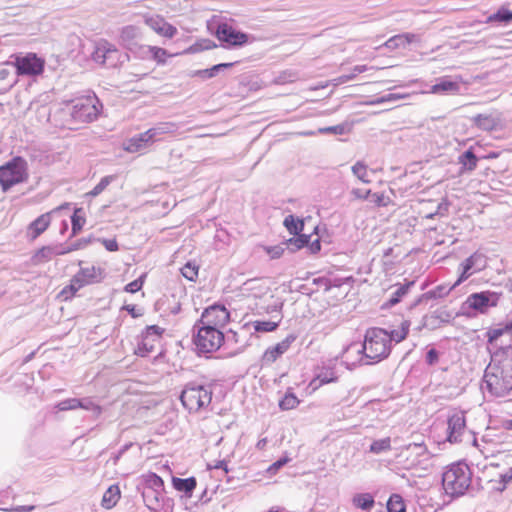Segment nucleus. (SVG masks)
<instances>
[{"label": "nucleus", "instance_id": "31", "mask_svg": "<svg viewBox=\"0 0 512 512\" xmlns=\"http://www.w3.org/2000/svg\"><path fill=\"white\" fill-rule=\"evenodd\" d=\"M352 503L362 510H370L374 506L375 500L370 493H358L353 496Z\"/></svg>", "mask_w": 512, "mask_h": 512}, {"label": "nucleus", "instance_id": "7", "mask_svg": "<svg viewBox=\"0 0 512 512\" xmlns=\"http://www.w3.org/2000/svg\"><path fill=\"white\" fill-rule=\"evenodd\" d=\"M501 297V292L490 290L472 293L461 306L462 314L470 315V310L479 314H486L490 308L498 305Z\"/></svg>", "mask_w": 512, "mask_h": 512}, {"label": "nucleus", "instance_id": "10", "mask_svg": "<svg viewBox=\"0 0 512 512\" xmlns=\"http://www.w3.org/2000/svg\"><path fill=\"white\" fill-rule=\"evenodd\" d=\"M215 35L225 49L243 47L248 43V34L238 31L227 23H219Z\"/></svg>", "mask_w": 512, "mask_h": 512}, {"label": "nucleus", "instance_id": "42", "mask_svg": "<svg viewBox=\"0 0 512 512\" xmlns=\"http://www.w3.org/2000/svg\"><path fill=\"white\" fill-rule=\"evenodd\" d=\"M299 404V400L296 395L292 392H287L284 397L279 401V407L281 410H290L295 408Z\"/></svg>", "mask_w": 512, "mask_h": 512}, {"label": "nucleus", "instance_id": "19", "mask_svg": "<svg viewBox=\"0 0 512 512\" xmlns=\"http://www.w3.org/2000/svg\"><path fill=\"white\" fill-rule=\"evenodd\" d=\"M149 130L131 137L127 141L126 150L131 153L140 152L153 144Z\"/></svg>", "mask_w": 512, "mask_h": 512}, {"label": "nucleus", "instance_id": "49", "mask_svg": "<svg viewBox=\"0 0 512 512\" xmlns=\"http://www.w3.org/2000/svg\"><path fill=\"white\" fill-rule=\"evenodd\" d=\"M405 97H406V95H404V94L388 93L386 95H383V96H380V97H376L375 99H373L370 102V104L378 105V104H383V103H387V102H394V101L403 99Z\"/></svg>", "mask_w": 512, "mask_h": 512}, {"label": "nucleus", "instance_id": "55", "mask_svg": "<svg viewBox=\"0 0 512 512\" xmlns=\"http://www.w3.org/2000/svg\"><path fill=\"white\" fill-rule=\"evenodd\" d=\"M94 240L95 239L92 236H89L87 238L78 239L69 245L70 250L76 251V250L83 249V248L87 247L89 244H91Z\"/></svg>", "mask_w": 512, "mask_h": 512}, {"label": "nucleus", "instance_id": "54", "mask_svg": "<svg viewBox=\"0 0 512 512\" xmlns=\"http://www.w3.org/2000/svg\"><path fill=\"white\" fill-rule=\"evenodd\" d=\"M385 46L389 49L405 47V36L395 35L385 42Z\"/></svg>", "mask_w": 512, "mask_h": 512}, {"label": "nucleus", "instance_id": "14", "mask_svg": "<svg viewBox=\"0 0 512 512\" xmlns=\"http://www.w3.org/2000/svg\"><path fill=\"white\" fill-rule=\"evenodd\" d=\"M447 441L450 443L461 442L466 429V419L462 411L455 412L448 418Z\"/></svg>", "mask_w": 512, "mask_h": 512}, {"label": "nucleus", "instance_id": "6", "mask_svg": "<svg viewBox=\"0 0 512 512\" xmlns=\"http://www.w3.org/2000/svg\"><path fill=\"white\" fill-rule=\"evenodd\" d=\"M101 109V102L93 94L74 100L70 115L77 123H89L97 119Z\"/></svg>", "mask_w": 512, "mask_h": 512}, {"label": "nucleus", "instance_id": "23", "mask_svg": "<svg viewBox=\"0 0 512 512\" xmlns=\"http://www.w3.org/2000/svg\"><path fill=\"white\" fill-rule=\"evenodd\" d=\"M415 284V281H408L404 284H395L393 287L395 290L391 293L390 298L387 300V302L384 304V307H392L398 304L404 296L408 294L411 287H413Z\"/></svg>", "mask_w": 512, "mask_h": 512}, {"label": "nucleus", "instance_id": "57", "mask_svg": "<svg viewBox=\"0 0 512 512\" xmlns=\"http://www.w3.org/2000/svg\"><path fill=\"white\" fill-rule=\"evenodd\" d=\"M289 461H290V458L282 457V458L278 459L277 461H275L274 463H272L268 467L267 472L271 475L276 474L278 472V470L281 469L284 465H286Z\"/></svg>", "mask_w": 512, "mask_h": 512}, {"label": "nucleus", "instance_id": "58", "mask_svg": "<svg viewBox=\"0 0 512 512\" xmlns=\"http://www.w3.org/2000/svg\"><path fill=\"white\" fill-rule=\"evenodd\" d=\"M265 249L271 259H278L284 253V247L282 245L269 246Z\"/></svg>", "mask_w": 512, "mask_h": 512}, {"label": "nucleus", "instance_id": "59", "mask_svg": "<svg viewBox=\"0 0 512 512\" xmlns=\"http://www.w3.org/2000/svg\"><path fill=\"white\" fill-rule=\"evenodd\" d=\"M80 404L79 408L85 409V410H91V411H97V413H100L101 409L98 405H96L91 399L89 398H83L79 399Z\"/></svg>", "mask_w": 512, "mask_h": 512}, {"label": "nucleus", "instance_id": "50", "mask_svg": "<svg viewBox=\"0 0 512 512\" xmlns=\"http://www.w3.org/2000/svg\"><path fill=\"white\" fill-rule=\"evenodd\" d=\"M79 405H81L79 399H77V398H69V399H65V400L60 401L56 405V408L59 411H68V410L78 409Z\"/></svg>", "mask_w": 512, "mask_h": 512}, {"label": "nucleus", "instance_id": "8", "mask_svg": "<svg viewBox=\"0 0 512 512\" xmlns=\"http://www.w3.org/2000/svg\"><path fill=\"white\" fill-rule=\"evenodd\" d=\"M27 179V162L22 157H14L0 166V185L3 191Z\"/></svg>", "mask_w": 512, "mask_h": 512}, {"label": "nucleus", "instance_id": "29", "mask_svg": "<svg viewBox=\"0 0 512 512\" xmlns=\"http://www.w3.org/2000/svg\"><path fill=\"white\" fill-rule=\"evenodd\" d=\"M85 281L80 278L77 274H75L70 280V284L64 287L60 293V295L65 299H69L76 294V292L84 287Z\"/></svg>", "mask_w": 512, "mask_h": 512}, {"label": "nucleus", "instance_id": "2", "mask_svg": "<svg viewBox=\"0 0 512 512\" xmlns=\"http://www.w3.org/2000/svg\"><path fill=\"white\" fill-rule=\"evenodd\" d=\"M493 397H506L512 392V344L494 351L485 370L481 386Z\"/></svg>", "mask_w": 512, "mask_h": 512}, {"label": "nucleus", "instance_id": "62", "mask_svg": "<svg viewBox=\"0 0 512 512\" xmlns=\"http://www.w3.org/2000/svg\"><path fill=\"white\" fill-rule=\"evenodd\" d=\"M425 360L428 365L436 364L439 360L438 351L435 348H431L430 350H428V352L426 353Z\"/></svg>", "mask_w": 512, "mask_h": 512}, {"label": "nucleus", "instance_id": "4", "mask_svg": "<svg viewBox=\"0 0 512 512\" xmlns=\"http://www.w3.org/2000/svg\"><path fill=\"white\" fill-rule=\"evenodd\" d=\"M212 395L211 384L191 381L184 385L179 399L189 413H196L210 405Z\"/></svg>", "mask_w": 512, "mask_h": 512}, {"label": "nucleus", "instance_id": "34", "mask_svg": "<svg viewBox=\"0 0 512 512\" xmlns=\"http://www.w3.org/2000/svg\"><path fill=\"white\" fill-rule=\"evenodd\" d=\"M141 35V31L138 27L134 25H128L122 28L120 38L123 43L130 45L139 38Z\"/></svg>", "mask_w": 512, "mask_h": 512}, {"label": "nucleus", "instance_id": "18", "mask_svg": "<svg viewBox=\"0 0 512 512\" xmlns=\"http://www.w3.org/2000/svg\"><path fill=\"white\" fill-rule=\"evenodd\" d=\"M456 286L457 285H455V283L450 287H448L446 285H438L434 289H432L426 293H423L419 297H417L414 300V302L411 303L409 308L413 309L416 306H418L424 302H427L428 300H431V299L443 298V297L447 296L451 292V290L454 289Z\"/></svg>", "mask_w": 512, "mask_h": 512}, {"label": "nucleus", "instance_id": "17", "mask_svg": "<svg viewBox=\"0 0 512 512\" xmlns=\"http://www.w3.org/2000/svg\"><path fill=\"white\" fill-rule=\"evenodd\" d=\"M118 54L116 47L108 42L99 43L93 53V59L101 64L114 66L115 62L111 61Z\"/></svg>", "mask_w": 512, "mask_h": 512}, {"label": "nucleus", "instance_id": "36", "mask_svg": "<svg viewBox=\"0 0 512 512\" xmlns=\"http://www.w3.org/2000/svg\"><path fill=\"white\" fill-rule=\"evenodd\" d=\"M147 337L148 336L141 335L140 341L137 345L136 354L141 357H146L154 351V344L156 340H152L151 338Z\"/></svg>", "mask_w": 512, "mask_h": 512}, {"label": "nucleus", "instance_id": "37", "mask_svg": "<svg viewBox=\"0 0 512 512\" xmlns=\"http://www.w3.org/2000/svg\"><path fill=\"white\" fill-rule=\"evenodd\" d=\"M388 512H406L403 498L399 494H392L387 502Z\"/></svg>", "mask_w": 512, "mask_h": 512}, {"label": "nucleus", "instance_id": "28", "mask_svg": "<svg viewBox=\"0 0 512 512\" xmlns=\"http://www.w3.org/2000/svg\"><path fill=\"white\" fill-rule=\"evenodd\" d=\"M120 499V489L117 485H111L102 497V507L111 509Z\"/></svg>", "mask_w": 512, "mask_h": 512}, {"label": "nucleus", "instance_id": "40", "mask_svg": "<svg viewBox=\"0 0 512 512\" xmlns=\"http://www.w3.org/2000/svg\"><path fill=\"white\" fill-rule=\"evenodd\" d=\"M309 241H310V236L305 235V234H298V237L289 239L285 243V245L290 250L295 251V250H298V249H301V248L307 246Z\"/></svg>", "mask_w": 512, "mask_h": 512}, {"label": "nucleus", "instance_id": "44", "mask_svg": "<svg viewBox=\"0 0 512 512\" xmlns=\"http://www.w3.org/2000/svg\"><path fill=\"white\" fill-rule=\"evenodd\" d=\"M199 266L193 262H187L181 268V274L189 281H196L198 277Z\"/></svg>", "mask_w": 512, "mask_h": 512}, {"label": "nucleus", "instance_id": "1", "mask_svg": "<svg viewBox=\"0 0 512 512\" xmlns=\"http://www.w3.org/2000/svg\"><path fill=\"white\" fill-rule=\"evenodd\" d=\"M410 329V321L404 320L397 329L369 328L363 343H351L343 355L348 362L355 365L357 362L370 365L387 358L390 355L392 343L398 344L406 339Z\"/></svg>", "mask_w": 512, "mask_h": 512}, {"label": "nucleus", "instance_id": "33", "mask_svg": "<svg viewBox=\"0 0 512 512\" xmlns=\"http://www.w3.org/2000/svg\"><path fill=\"white\" fill-rule=\"evenodd\" d=\"M473 122L478 128L485 131H492L497 125L496 120L488 114H477L473 117Z\"/></svg>", "mask_w": 512, "mask_h": 512}, {"label": "nucleus", "instance_id": "25", "mask_svg": "<svg viewBox=\"0 0 512 512\" xmlns=\"http://www.w3.org/2000/svg\"><path fill=\"white\" fill-rule=\"evenodd\" d=\"M172 484L174 489L183 492L187 497H191L193 490L196 488V479L194 477L189 478H172Z\"/></svg>", "mask_w": 512, "mask_h": 512}, {"label": "nucleus", "instance_id": "12", "mask_svg": "<svg viewBox=\"0 0 512 512\" xmlns=\"http://www.w3.org/2000/svg\"><path fill=\"white\" fill-rule=\"evenodd\" d=\"M487 265V258L483 253L475 252L460 264V276L455 285L461 284L468 279L473 273L483 270Z\"/></svg>", "mask_w": 512, "mask_h": 512}, {"label": "nucleus", "instance_id": "45", "mask_svg": "<svg viewBox=\"0 0 512 512\" xmlns=\"http://www.w3.org/2000/svg\"><path fill=\"white\" fill-rule=\"evenodd\" d=\"M115 179V176L108 175L103 177L100 182L90 191L87 193L88 196L96 197L99 194H101L107 186Z\"/></svg>", "mask_w": 512, "mask_h": 512}, {"label": "nucleus", "instance_id": "38", "mask_svg": "<svg viewBox=\"0 0 512 512\" xmlns=\"http://www.w3.org/2000/svg\"><path fill=\"white\" fill-rule=\"evenodd\" d=\"M391 449L390 437L375 440L371 443L369 451L373 454H381Z\"/></svg>", "mask_w": 512, "mask_h": 512}, {"label": "nucleus", "instance_id": "41", "mask_svg": "<svg viewBox=\"0 0 512 512\" xmlns=\"http://www.w3.org/2000/svg\"><path fill=\"white\" fill-rule=\"evenodd\" d=\"M488 22H501L508 24L512 22V11L506 8H501L488 17Z\"/></svg>", "mask_w": 512, "mask_h": 512}, {"label": "nucleus", "instance_id": "20", "mask_svg": "<svg viewBox=\"0 0 512 512\" xmlns=\"http://www.w3.org/2000/svg\"><path fill=\"white\" fill-rule=\"evenodd\" d=\"M142 498L145 506L151 511H158L163 505V492L142 488Z\"/></svg>", "mask_w": 512, "mask_h": 512}, {"label": "nucleus", "instance_id": "13", "mask_svg": "<svg viewBox=\"0 0 512 512\" xmlns=\"http://www.w3.org/2000/svg\"><path fill=\"white\" fill-rule=\"evenodd\" d=\"M463 81L460 76H443L429 89V93L436 95H456L460 93Z\"/></svg>", "mask_w": 512, "mask_h": 512}, {"label": "nucleus", "instance_id": "47", "mask_svg": "<svg viewBox=\"0 0 512 512\" xmlns=\"http://www.w3.org/2000/svg\"><path fill=\"white\" fill-rule=\"evenodd\" d=\"M253 326L256 332H271L274 331L279 326V321H255Z\"/></svg>", "mask_w": 512, "mask_h": 512}, {"label": "nucleus", "instance_id": "43", "mask_svg": "<svg viewBox=\"0 0 512 512\" xmlns=\"http://www.w3.org/2000/svg\"><path fill=\"white\" fill-rule=\"evenodd\" d=\"M77 275L85 281L86 285L97 281L98 278L97 269L94 266L81 268Z\"/></svg>", "mask_w": 512, "mask_h": 512}, {"label": "nucleus", "instance_id": "11", "mask_svg": "<svg viewBox=\"0 0 512 512\" xmlns=\"http://www.w3.org/2000/svg\"><path fill=\"white\" fill-rule=\"evenodd\" d=\"M229 317L230 314L223 305L214 304L204 310L197 323L219 329L228 322Z\"/></svg>", "mask_w": 512, "mask_h": 512}, {"label": "nucleus", "instance_id": "46", "mask_svg": "<svg viewBox=\"0 0 512 512\" xmlns=\"http://www.w3.org/2000/svg\"><path fill=\"white\" fill-rule=\"evenodd\" d=\"M216 47H218V45L214 41H212L210 39H202V40L196 42L193 46H191L189 48V51L196 53V52H200V51H204V50H210V49H213Z\"/></svg>", "mask_w": 512, "mask_h": 512}, {"label": "nucleus", "instance_id": "26", "mask_svg": "<svg viewBox=\"0 0 512 512\" xmlns=\"http://www.w3.org/2000/svg\"><path fill=\"white\" fill-rule=\"evenodd\" d=\"M478 157L469 148L458 157V163L461 165V171H473L477 167Z\"/></svg>", "mask_w": 512, "mask_h": 512}, {"label": "nucleus", "instance_id": "52", "mask_svg": "<svg viewBox=\"0 0 512 512\" xmlns=\"http://www.w3.org/2000/svg\"><path fill=\"white\" fill-rule=\"evenodd\" d=\"M348 131V126L346 124H338L335 126H328L325 128L319 129L320 133L324 134H336V135H343Z\"/></svg>", "mask_w": 512, "mask_h": 512}, {"label": "nucleus", "instance_id": "53", "mask_svg": "<svg viewBox=\"0 0 512 512\" xmlns=\"http://www.w3.org/2000/svg\"><path fill=\"white\" fill-rule=\"evenodd\" d=\"M146 275L143 274L141 275L139 278L135 279L134 281L128 283L124 290L128 293H136L138 292L139 290H141L143 284H144V279H145Z\"/></svg>", "mask_w": 512, "mask_h": 512}, {"label": "nucleus", "instance_id": "48", "mask_svg": "<svg viewBox=\"0 0 512 512\" xmlns=\"http://www.w3.org/2000/svg\"><path fill=\"white\" fill-rule=\"evenodd\" d=\"M149 52L153 60H155L158 64H165L166 57L168 56V52L164 48L149 46Z\"/></svg>", "mask_w": 512, "mask_h": 512}, {"label": "nucleus", "instance_id": "63", "mask_svg": "<svg viewBox=\"0 0 512 512\" xmlns=\"http://www.w3.org/2000/svg\"><path fill=\"white\" fill-rule=\"evenodd\" d=\"M98 241H100L110 252H115L119 249L118 243L115 239H98Z\"/></svg>", "mask_w": 512, "mask_h": 512}, {"label": "nucleus", "instance_id": "3", "mask_svg": "<svg viewBox=\"0 0 512 512\" xmlns=\"http://www.w3.org/2000/svg\"><path fill=\"white\" fill-rule=\"evenodd\" d=\"M472 472L465 463L452 464L442 475V486L447 495L459 497L471 485Z\"/></svg>", "mask_w": 512, "mask_h": 512}, {"label": "nucleus", "instance_id": "21", "mask_svg": "<svg viewBox=\"0 0 512 512\" xmlns=\"http://www.w3.org/2000/svg\"><path fill=\"white\" fill-rule=\"evenodd\" d=\"M50 213H44L32 221L28 227V235L31 239H36L40 236L50 225Z\"/></svg>", "mask_w": 512, "mask_h": 512}, {"label": "nucleus", "instance_id": "60", "mask_svg": "<svg viewBox=\"0 0 512 512\" xmlns=\"http://www.w3.org/2000/svg\"><path fill=\"white\" fill-rule=\"evenodd\" d=\"M431 317L439 319L442 323H449L452 319V314L446 310H437Z\"/></svg>", "mask_w": 512, "mask_h": 512}, {"label": "nucleus", "instance_id": "64", "mask_svg": "<svg viewBox=\"0 0 512 512\" xmlns=\"http://www.w3.org/2000/svg\"><path fill=\"white\" fill-rule=\"evenodd\" d=\"M351 194L355 199H367L371 195V190H362L359 188H354L351 191Z\"/></svg>", "mask_w": 512, "mask_h": 512}, {"label": "nucleus", "instance_id": "30", "mask_svg": "<svg viewBox=\"0 0 512 512\" xmlns=\"http://www.w3.org/2000/svg\"><path fill=\"white\" fill-rule=\"evenodd\" d=\"M143 489H151L164 492V481L156 473L143 475Z\"/></svg>", "mask_w": 512, "mask_h": 512}, {"label": "nucleus", "instance_id": "24", "mask_svg": "<svg viewBox=\"0 0 512 512\" xmlns=\"http://www.w3.org/2000/svg\"><path fill=\"white\" fill-rule=\"evenodd\" d=\"M236 62L231 63H219L211 68L195 70L190 73L191 77H200L202 79H210L215 77L220 71L228 69L235 65Z\"/></svg>", "mask_w": 512, "mask_h": 512}, {"label": "nucleus", "instance_id": "51", "mask_svg": "<svg viewBox=\"0 0 512 512\" xmlns=\"http://www.w3.org/2000/svg\"><path fill=\"white\" fill-rule=\"evenodd\" d=\"M163 332L164 329L159 327L158 325H151L147 326L141 335L148 336L147 338H151L152 340L158 341Z\"/></svg>", "mask_w": 512, "mask_h": 512}, {"label": "nucleus", "instance_id": "32", "mask_svg": "<svg viewBox=\"0 0 512 512\" xmlns=\"http://www.w3.org/2000/svg\"><path fill=\"white\" fill-rule=\"evenodd\" d=\"M86 223L85 212L83 208H75L73 215L71 216V234L76 236L83 228Z\"/></svg>", "mask_w": 512, "mask_h": 512}, {"label": "nucleus", "instance_id": "5", "mask_svg": "<svg viewBox=\"0 0 512 512\" xmlns=\"http://www.w3.org/2000/svg\"><path fill=\"white\" fill-rule=\"evenodd\" d=\"M195 329L197 334L194 336L193 341L198 353H212L221 347L224 341V334L218 328L196 322L194 325Z\"/></svg>", "mask_w": 512, "mask_h": 512}, {"label": "nucleus", "instance_id": "22", "mask_svg": "<svg viewBox=\"0 0 512 512\" xmlns=\"http://www.w3.org/2000/svg\"><path fill=\"white\" fill-rule=\"evenodd\" d=\"M179 129L178 124L174 122H159L152 128L148 129L153 142L160 141L166 134H174Z\"/></svg>", "mask_w": 512, "mask_h": 512}, {"label": "nucleus", "instance_id": "61", "mask_svg": "<svg viewBox=\"0 0 512 512\" xmlns=\"http://www.w3.org/2000/svg\"><path fill=\"white\" fill-rule=\"evenodd\" d=\"M36 257L46 260V261L51 260L53 257L52 247L51 246L42 247L41 249L38 250Z\"/></svg>", "mask_w": 512, "mask_h": 512}, {"label": "nucleus", "instance_id": "16", "mask_svg": "<svg viewBox=\"0 0 512 512\" xmlns=\"http://www.w3.org/2000/svg\"><path fill=\"white\" fill-rule=\"evenodd\" d=\"M295 340L296 335L289 334L281 342L277 343L272 347H269L263 355V361L266 363L275 362L282 354H284L289 349V347Z\"/></svg>", "mask_w": 512, "mask_h": 512}, {"label": "nucleus", "instance_id": "56", "mask_svg": "<svg viewBox=\"0 0 512 512\" xmlns=\"http://www.w3.org/2000/svg\"><path fill=\"white\" fill-rule=\"evenodd\" d=\"M511 480H512V467H510L505 473L500 475L499 486L494 487V489L499 492H502L506 488L507 483H509Z\"/></svg>", "mask_w": 512, "mask_h": 512}, {"label": "nucleus", "instance_id": "27", "mask_svg": "<svg viewBox=\"0 0 512 512\" xmlns=\"http://www.w3.org/2000/svg\"><path fill=\"white\" fill-rule=\"evenodd\" d=\"M506 335L505 333V330H504V326L503 324H500L498 327L496 328H493V329H489L487 332H486V336H487V339H488V344L490 346L489 350L491 352V354L494 352V351H497V349L501 348V347H505L506 345H501L499 346L498 345V340L502 337Z\"/></svg>", "mask_w": 512, "mask_h": 512}, {"label": "nucleus", "instance_id": "35", "mask_svg": "<svg viewBox=\"0 0 512 512\" xmlns=\"http://www.w3.org/2000/svg\"><path fill=\"white\" fill-rule=\"evenodd\" d=\"M283 224L292 235H298L304 229L303 220L295 218L293 215L285 217Z\"/></svg>", "mask_w": 512, "mask_h": 512}, {"label": "nucleus", "instance_id": "15", "mask_svg": "<svg viewBox=\"0 0 512 512\" xmlns=\"http://www.w3.org/2000/svg\"><path fill=\"white\" fill-rule=\"evenodd\" d=\"M144 23L158 35L173 38L177 34V29L169 24L161 15H144Z\"/></svg>", "mask_w": 512, "mask_h": 512}, {"label": "nucleus", "instance_id": "39", "mask_svg": "<svg viewBox=\"0 0 512 512\" xmlns=\"http://www.w3.org/2000/svg\"><path fill=\"white\" fill-rule=\"evenodd\" d=\"M352 173L354 176H356L360 181L363 183H370L371 180L368 178V170L367 165L362 161H357L352 167H351Z\"/></svg>", "mask_w": 512, "mask_h": 512}, {"label": "nucleus", "instance_id": "9", "mask_svg": "<svg viewBox=\"0 0 512 512\" xmlns=\"http://www.w3.org/2000/svg\"><path fill=\"white\" fill-rule=\"evenodd\" d=\"M11 58L18 76H38L44 71L45 60L35 53H19Z\"/></svg>", "mask_w": 512, "mask_h": 512}]
</instances>
